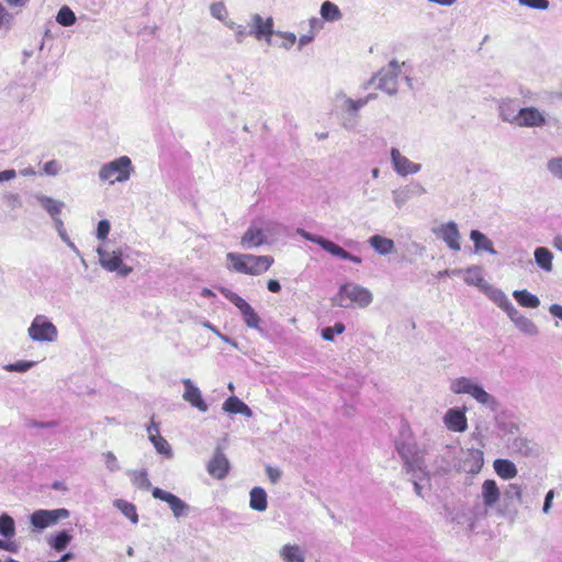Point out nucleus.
Listing matches in <instances>:
<instances>
[{"mask_svg":"<svg viewBox=\"0 0 562 562\" xmlns=\"http://www.w3.org/2000/svg\"><path fill=\"white\" fill-rule=\"evenodd\" d=\"M61 169L60 164L57 160H49L44 164L43 171L48 176H56Z\"/></svg>","mask_w":562,"mask_h":562,"instance_id":"nucleus-54","label":"nucleus"},{"mask_svg":"<svg viewBox=\"0 0 562 562\" xmlns=\"http://www.w3.org/2000/svg\"><path fill=\"white\" fill-rule=\"evenodd\" d=\"M370 99H371V95H369L364 99H359V100L350 99L346 94H342V93L337 95V101L341 102V109L347 112H350V113L358 112L362 106H364L368 103V101Z\"/></svg>","mask_w":562,"mask_h":562,"instance_id":"nucleus-35","label":"nucleus"},{"mask_svg":"<svg viewBox=\"0 0 562 562\" xmlns=\"http://www.w3.org/2000/svg\"><path fill=\"white\" fill-rule=\"evenodd\" d=\"M285 227L273 220L265 216L254 218L240 237V247L246 250L270 246L283 234Z\"/></svg>","mask_w":562,"mask_h":562,"instance_id":"nucleus-1","label":"nucleus"},{"mask_svg":"<svg viewBox=\"0 0 562 562\" xmlns=\"http://www.w3.org/2000/svg\"><path fill=\"white\" fill-rule=\"evenodd\" d=\"M520 110L521 108L517 104V101L510 98L502 99L497 103L498 117L514 126L519 120Z\"/></svg>","mask_w":562,"mask_h":562,"instance_id":"nucleus-21","label":"nucleus"},{"mask_svg":"<svg viewBox=\"0 0 562 562\" xmlns=\"http://www.w3.org/2000/svg\"><path fill=\"white\" fill-rule=\"evenodd\" d=\"M132 481L140 488L147 490L150 487V482L145 471H134L132 473Z\"/></svg>","mask_w":562,"mask_h":562,"instance_id":"nucleus-49","label":"nucleus"},{"mask_svg":"<svg viewBox=\"0 0 562 562\" xmlns=\"http://www.w3.org/2000/svg\"><path fill=\"white\" fill-rule=\"evenodd\" d=\"M507 316L515 327L527 337H536L539 335L538 326L516 307Z\"/></svg>","mask_w":562,"mask_h":562,"instance_id":"nucleus-22","label":"nucleus"},{"mask_svg":"<svg viewBox=\"0 0 562 562\" xmlns=\"http://www.w3.org/2000/svg\"><path fill=\"white\" fill-rule=\"evenodd\" d=\"M345 331V325L342 323H336L331 327H325L322 329V338L327 341H333L335 335L342 334Z\"/></svg>","mask_w":562,"mask_h":562,"instance_id":"nucleus-45","label":"nucleus"},{"mask_svg":"<svg viewBox=\"0 0 562 562\" xmlns=\"http://www.w3.org/2000/svg\"><path fill=\"white\" fill-rule=\"evenodd\" d=\"M505 495L508 498H515L521 503L522 491L521 487L517 484H509L505 492Z\"/></svg>","mask_w":562,"mask_h":562,"instance_id":"nucleus-55","label":"nucleus"},{"mask_svg":"<svg viewBox=\"0 0 562 562\" xmlns=\"http://www.w3.org/2000/svg\"><path fill=\"white\" fill-rule=\"evenodd\" d=\"M13 22V16L8 10L0 3V30L10 29Z\"/></svg>","mask_w":562,"mask_h":562,"instance_id":"nucleus-52","label":"nucleus"},{"mask_svg":"<svg viewBox=\"0 0 562 562\" xmlns=\"http://www.w3.org/2000/svg\"><path fill=\"white\" fill-rule=\"evenodd\" d=\"M16 177V172L13 169L0 171V183L3 181L13 180Z\"/></svg>","mask_w":562,"mask_h":562,"instance_id":"nucleus-62","label":"nucleus"},{"mask_svg":"<svg viewBox=\"0 0 562 562\" xmlns=\"http://www.w3.org/2000/svg\"><path fill=\"white\" fill-rule=\"evenodd\" d=\"M373 293L356 282L341 284L331 297V304L340 308H367L373 302Z\"/></svg>","mask_w":562,"mask_h":562,"instance_id":"nucleus-4","label":"nucleus"},{"mask_svg":"<svg viewBox=\"0 0 562 562\" xmlns=\"http://www.w3.org/2000/svg\"><path fill=\"white\" fill-rule=\"evenodd\" d=\"M549 313L554 316V317H558L562 321V305L560 304H552L549 306Z\"/></svg>","mask_w":562,"mask_h":562,"instance_id":"nucleus-63","label":"nucleus"},{"mask_svg":"<svg viewBox=\"0 0 562 562\" xmlns=\"http://www.w3.org/2000/svg\"><path fill=\"white\" fill-rule=\"evenodd\" d=\"M111 231V223L108 220H101L98 223L97 231H95V237L101 240L102 243L108 241L106 238L109 236V233Z\"/></svg>","mask_w":562,"mask_h":562,"instance_id":"nucleus-48","label":"nucleus"},{"mask_svg":"<svg viewBox=\"0 0 562 562\" xmlns=\"http://www.w3.org/2000/svg\"><path fill=\"white\" fill-rule=\"evenodd\" d=\"M103 458H104V462H105V465L106 468L111 471V472H115L120 469V465H119V462H117V459L116 457L114 456L113 452L109 451V452H105L103 454Z\"/></svg>","mask_w":562,"mask_h":562,"instance_id":"nucleus-53","label":"nucleus"},{"mask_svg":"<svg viewBox=\"0 0 562 562\" xmlns=\"http://www.w3.org/2000/svg\"><path fill=\"white\" fill-rule=\"evenodd\" d=\"M245 403L236 396H231L223 404V409L231 414H238Z\"/></svg>","mask_w":562,"mask_h":562,"instance_id":"nucleus-47","label":"nucleus"},{"mask_svg":"<svg viewBox=\"0 0 562 562\" xmlns=\"http://www.w3.org/2000/svg\"><path fill=\"white\" fill-rule=\"evenodd\" d=\"M518 3L537 10H547L550 5L548 0H518Z\"/></svg>","mask_w":562,"mask_h":562,"instance_id":"nucleus-51","label":"nucleus"},{"mask_svg":"<svg viewBox=\"0 0 562 562\" xmlns=\"http://www.w3.org/2000/svg\"><path fill=\"white\" fill-rule=\"evenodd\" d=\"M396 449L406 472L419 480L426 479L428 472L425 462L426 450L416 442H400Z\"/></svg>","mask_w":562,"mask_h":562,"instance_id":"nucleus-6","label":"nucleus"},{"mask_svg":"<svg viewBox=\"0 0 562 562\" xmlns=\"http://www.w3.org/2000/svg\"><path fill=\"white\" fill-rule=\"evenodd\" d=\"M308 24H310V32L315 35L323 29V22L318 18L310 19Z\"/></svg>","mask_w":562,"mask_h":562,"instance_id":"nucleus-59","label":"nucleus"},{"mask_svg":"<svg viewBox=\"0 0 562 562\" xmlns=\"http://www.w3.org/2000/svg\"><path fill=\"white\" fill-rule=\"evenodd\" d=\"M70 515L66 508L38 509L31 515V524L37 529H45L59 519L68 518Z\"/></svg>","mask_w":562,"mask_h":562,"instance_id":"nucleus-15","label":"nucleus"},{"mask_svg":"<svg viewBox=\"0 0 562 562\" xmlns=\"http://www.w3.org/2000/svg\"><path fill=\"white\" fill-rule=\"evenodd\" d=\"M481 495L486 507H493L501 496L499 488L494 480H485L482 484Z\"/></svg>","mask_w":562,"mask_h":562,"instance_id":"nucleus-29","label":"nucleus"},{"mask_svg":"<svg viewBox=\"0 0 562 562\" xmlns=\"http://www.w3.org/2000/svg\"><path fill=\"white\" fill-rule=\"evenodd\" d=\"M27 336L34 342H55L58 329L55 324L43 314L36 315L27 328Z\"/></svg>","mask_w":562,"mask_h":562,"instance_id":"nucleus-8","label":"nucleus"},{"mask_svg":"<svg viewBox=\"0 0 562 562\" xmlns=\"http://www.w3.org/2000/svg\"><path fill=\"white\" fill-rule=\"evenodd\" d=\"M449 389L456 395H470L479 404L484 405L492 412H496L499 407L498 401L472 378H456L450 382Z\"/></svg>","mask_w":562,"mask_h":562,"instance_id":"nucleus-5","label":"nucleus"},{"mask_svg":"<svg viewBox=\"0 0 562 562\" xmlns=\"http://www.w3.org/2000/svg\"><path fill=\"white\" fill-rule=\"evenodd\" d=\"M210 13L211 15L218 20V21H222L224 22L227 18H228V11H227V8L226 5L224 4V2L220 1V2H213L211 5H210Z\"/></svg>","mask_w":562,"mask_h":562,"instance_id":"nucleus-43","label":"nucleus"},{"mask_svg":"<svg viewBox=\"0 0 562 562\" xmlns=\"http://www.w3.org/2000/svg\"><path fill=\"white\" fill-rule=\"evenodd\" d=\"M226 268L229 271L248 276H261L267 272L274 262L272 256L227 252Z\"/></svg>","mask_w":562,"mask_h":562,"instance_id":"nucleus-3","label":"nucleus"},{"mask_svg":"<svg viewBox=\"0 0 562 562\" xmlns=\"http://www.w3.org/2000/svg\"><path fill=\"white\" fill-rule=\"evenodd\" d=\"M249 506L257 512H265L267 509V493L263 488L256 486L250 491Z\"/></svg>","mask_w":562,"mask_h":562,"instance_id":"nucleus-34","label":"nucleus"},{"mask_svg":"<svg viewBox=\"0 0 562 562\" xmlns=\"http://www.w3.org/2000/svg\"><path fill=\"white\" fill-rule=\"evenodd\" d=\"M0 535L5 538H12L15 535L14 520L7 514L0 516Z\"/></svg>","mask_w":562,"mask_h":562,"instance_id":"nucleus-38","label":"nucleus"},{"mask_svg":"<svg viewBox=\"0 0 562 562\" xmlns=\"http://www.w3.org/2000/svg\"><path fill=\"white\" fill-rule=\"evenodd\" d=\"M368 244L378 255L381 256H387L395 251L394 240L382 235L370 236Z\"/></svg>","mask_w":562,"mask_h":562,"instance_id":"nucleus-25","label":"nucleus"},{"mask_svg":"<svg viewBox=\"0 0 562 562\" xmlns=\"http://www.w3.org/2000/svg\"><path fill=\"white\" fill-rule=\"evenodd\" d=\"M547 170L553 178L562 180V156L549 159Z\"/></svg>","mask_w":562,"mask_h":562,"instance_id":"nucleus-42","label":"nucleus"},{"mask_svg":"<svg viewBox=\"0 0 562 562\" xmlns=\"http://www.w3.org/2000/svg\"><path fill=\"white\" fill-rule=\"evenodd\" d=\"M220 291L231 303H233L238 308L245 324L249 328L260 330L261 318L249 303H247L241 296L231 291L229 289L221 288Z\"/></svg>","mask_w":562,"mask_h":562,"instance_id":"nucleus-10","label":"nucleus"},{"mask_svg":"<svg viewBox=\"0 0 562 562\" xmlns=\"http://www.w3.org/2000/svg\"><path fill=\"white\" fill-rule=\"evenodd\" d=\"M248 35H250L249 31H247L244 25H240L239 27H236L235 41L238 44L243 43Z\"/></svg>","mask_w":562,"mask_h":562,"instance_id":"nucleus-60","label":"nucleus"},{"mask_svg":"<svg viewBox=\"0 0 562 562\" xmlns=\"http://www.w3.org/2000/svg\"><path fill=\"white\" fill-rule=\"evenodd\" d=\"M495 472L505 480L513 479L517 475L518 471L514 462L506 459H497L494 461Z\"/></svg>","mask_w":562,"mask_h":562,"instance_id":"nucleus-32","label":"nucleus"},{"mask_svg":"<svg viewBox=\"0 0 562 562\" xmlns=\"http://www.w3.org/2000/svg\"><path fill=\"white\" fill-rule=\"evenodd\" d=\"M267 288L272 293H278V292L281 291V285H280L279 281L278 280H273V279L268 281Z\"/></svg>","mask_w":562,"mask_h":562,"instance_id":"nucleus-64","label":"nucleus"},{"mask_svg":"<svg viewBox=\"0 0 562 562\" xmlns=\"http://www.w3.org/2000/svg\"><path fill=\"white\" fill-rule=\"evenodd\" d=\"M434 234L438 238L442 239L451 250L459 251L461 249V236L458 229V225L453 221L445 223L435 228Z\"/></svg>","mask_w":562,"mask_h":562,"instance_id":"nucleus-18","label":"nucleus"},{"mask_svg":"<svg viewBox=\"0 0 562 562\" xmlns=\"http://www.w3.org/2000/svg\"><path fill=\"white\" fill-rule=\"evenodd\" d=\"M316 35L308 32L307 34L302 35L297 42H299V50H301L305 45L310 44Z\"/></svg>","mask_w":562,"mask_h":562,"instance_id":"nucleus-61","label":"nucleus"},{"mask_svg":"<svg viewBox=\"0 0 562 562\" xmlns=\"http://www.w3.org/2000/svg\"><path fill=\"white\" fill-rule=\"evenodd\" d=\"M465 407H451L442 416L445 427L452 432H464L468 429Z\"/></svg>","mask_w":562,"mask_h":562,"instance_id":"nucleus-17","label":"nucleus"},{"mask_svg":"<svg viewBox=\"0 0 562 562\" xmlns=\"http://www.w3.org/2000/svg\"><path fill=\"white\" fill-rule=\"evenodd\" d=\"M135 172L132 159L128 156H120L103 164L98 172L99 180L110 186L127 182Z\"/></svg>","mask_w":562,"mask_h":562,"instance_id":"nucleus-7","label":"nucleus"},{"mask_svg":"<svg viewBox=\"0 0 562 562\" xmlns=\"http://www.w3.org/2000/svg\"><path fill=\"white\" fill-rule=\"evenodd\" d=\"M412 482L414 484V490H415V493L418 495V496H423V488L425 487V485L429 482V476L427 475L426 479H422L419 480L418 477H414L412 475Z\"/></svg>","mask_w":562,"mask_h":562,"instance_id":"nucleus-57","label":"nucleus"},{"mask_svg":"<svg viewBox=\"0 0 562 562\" xmlns=\"http://www.w3.org/2000/svg\"><path fill=\"white\" fill-rule=\"evenodd\" d=\"M484 292L506 314L513 312V310L515 308L514 304L510 302L508 296L501 289H496L488 284Z\"/></svg>","mask_w":562,"mask_h":562,"instance_id":"nucleus-27","label":"nucleus"},{"mask_svg":"<svg viewBox=\"0 0 562 562\" xmlns=\"http://www.w3.org/2000/svg\"><path fill=\"white\" fill-rule=\"evenodd\" d=\"M296 234H299L301 237H303L304 239H306L308 241L317 244L325 251H327L328 254H330L334 257H337L342 260H348V261H351L357 265H360L362 262V259L359 256L348 252L339 245L335 244L334 241H331L329 239L324 238L323 236L311 234L310 232H307L303 228H297Z\"/></svg>","mask_w":562,"mask_h":562,"instance_id":"nucleus-9","label":"nucleus"},{"mask_svg":"<svg viewBox=\"0 0 562 562\" xmlns=\"http://www.w3.org/2000/svg\"><path fill=\"white\" fill-rule=\"evenodd\" d=\"M516 126L520 128H543L548 126L549 119L546 111L536 106H522Z\"/></svg>","mask_w":562,"mask_h":562,"instance_id":"nucleus-12","label":"nucleus"},{"mask_svg":"<svg viewBox=\"0 0 562 562\" xmlns=\"http://www.w3.org/2000/svg\"><path fill=\"white\" fill-rule=\"evenodd\" d=\"M273 35L282 38L280 47H282L286 50L292 48L296 42V35L292 32L276 31Z\"/></svg>","mask_w":562,"mask_h":562,"instance_id":"nucleus-46","label":"nucleus"},{"mask_svg":"<svg viewBox=\"0 0 562 562\" xmlns=\"http://www.w3.org/2000/svg\"><path fill=\"white\" fill-rule=\"evenodd\" d=\"M131 250L126 244L102 243L97 248L99 265L109 272L126 278L133 272V268L126 263Z\"/></svg>","mask_w":562,"mask_h":562,"instance_id":"nucleus-2","label":"nucleus"},{"mask_svg":"<svg viewBox=\"0 0 562 562\" xmlns=\"http://www.w3.org/2000/svg\"><path fill=\"white\" fill-rule=\"evenodd\" d=\"M151 494L154 498L168 504L175 518L179 519L189 515L190 506L177 495L159 487H154Z\"/></svg>","mask_w":562,"mask_h":562,"instance_id":"nucleus-14","label":"nucleus"},{"mask_svg":"<svg viewBox=\"0 0 562 562\" xmlns=\"http://www.w3.org/2000/svg\"><path fill=\"white\" fill-rule=\"evenodd\" d=\"M249 34L257 41H265L268 45L271 44V36L274 34L273 19L271 16L263 19L260 14L254 13L250 15Z\"/></svg>","mask_w":562,"mask_h":562,"instance_id":"nucleus-13","label":"nucleus"},{"mask_svg":"<svg viewBox=\"0 0 562 562\" xmlns=\"http://www.w3.org/2000/svg\"><path fill=\"white\" fill-rule=\"evenodd\" d=\"M267 475L272 483H277L281 477V471L278 468L268 465L266 468Z\"/></svg>","mask_w":562,"mask_h":562,"instance_id":"nucleus-58","label":"nucleus"},{"mask_svg":"<svg viewBox=\"0 0 562 562\" xmlns=\"http://www.w3.org/2000/svg\"><path fill=\"white\" fill-rule=\"evenodd\" d=\"M228 471V459L222 451L217 450L212 460L207 464L209 474L217 480H222L227 475Z\"/></svg>","mask_w":562,"mask_h":562,"instance_id":"nucleus-24","label":"nucleus"},{"mask_svg":"<svg viewBox=\"0 0 562 562\" xmlns=\"http://www.w3.org/2000/svg\"><path fill=\"white\" fill-rule=\"evenodd\" d=\"M470 239L474 244L475 251H486L491 255H496V250L493 247L492 240L477 229H473L470 233Z\"/></svg>","mask_w":562,"mask_h":562,"instance_id":"nucleus-31","label":"nucleus"},{"mask_svg":"<svg viewBox=\"0 0 562 562\" xmlns=\"http://www.w3.org/2000/svg\"><path fill=\"white\" fill-rule=\"evenodd\" d=\"M390 159L394 171L401 177L415 175L422 169L420 164L413 162L395 147H392L390 150Z\"/></svg>","mask_w":562,"mask_h":562,"instance_id":"nucleus-16","label":"nucleus"},{"mask_svg":"<svg viewBox=\"0 0 562 562\" xmlns=\"http://www.w3.org/2000/svg\"><path fill=\"white\" fill-rule=\"evenodd\" d=\"M513 296L522 307L537 308L540 305L538 296L527 290H515Z\"/></svg>","mask_w":562,"mask_h":562,"instance_id":"nucleus-33","label":"nucleus"},{"mask_svg":"<svg viewBox=\"0 0 562 562\" xmlns=\"http://www.w3.org/2000/svg\"><path fill=\"white\" fill-rule=\"evenodd\" d=\"M71 541V535L67 531H61L58 535H56L50 541V546L57 550L63 551L67 548L69 542Z\"/></svg>","mask_w":562,"mask_h":562,"instance_id":"nucleus-41","label":"nucleus"},{"mask_svg":"<svg viewBox=\"0 0 562 562\" xmlns=\"http://www.w3.org/2000/svg\"><path fill=\"white\" fill-rule=\"evenodd\" d=\"M463 280L468 285H473L484 291L488 283L484 280L482 268L479 266H471L467 269H462Z\"/></svg>","mask_w":562,"mask_h":562,"instance_id":"nucleus-26","label":"nucleus"},{"mask_svg":"<svg viewBox=\"0 0 562 562\" xmlns=\"http://www.w3.org/2000/svg\"><path fill=\"white\" fill-rule=\"evenodd\" d=\"M282 562H305L304 550L299 544L286 543L279 550Z\"/></svg>","mask_w":562,"mask_h":562,"instance_id":"nucleus-28","label":"nucleus"},{"mask_svg":"<svg viewBox=\"0 0 562 562\" xmlns=\"http://www.w3.org/2000/svg\"><path fill=\"white\" fill-rule=\"evenodd\" d=\"M3 201L7 204V206H9L12 210L21 207L22 205V199L20 194L13 192L5 193L3 195Z\"/></svg>","mask_w":562,"mask_h":562,"instance_id":"nucleus-50","label":"nucleus"},{"mask_svg":"<svg viewBox=\"0 0 562 562\" xmlns=\"http://www.w3.org/2000/svg\"><path fill=\"white\" fill-rule=\"evenodd\" d=\"M319 13L323 20L328 22H336L342 18L340 9L331 1L323 2L321 5Z\"/></svg>","mask_w":562,"mask_h":562,"instance_id":"nucleus-36","label":"nucleus"},{"mask_svg":"<svg viewBox=\"0 0 562 562\" xmlns=\"http://www.w3.org/2000/svg\"><path fill=\"white\" fill-rule=\"evenodd\" d=\"M56 21L63 26H71L76 22V15L70 8L64 5L59 9Z\"/></svg>","mask_w":562,"mask_h":562,"instance_id":"nucleus-39","label":"nucleus"},{"mask_svg":"<svg viewBox=\"0 0 562 562\" xmlns=\"http://www.w3.org/2000/svg\"><path fill=\"white\" fill-rule=\"evenodd\" d=\"M536 265L544 272L550 273L553 270V252L547 247H537L533 251Z\"/></svg>","mask_w":562,"mask_h":562,"instance_id":"nucleus-30","label":"nucleus"},{"mask_svg":"<svg viewBox=\"0 0 562 562\" xmlns=\"http://www.w3.org/2000/svg\"><path fill=\"white\" fill-rule=\"evenodd\" d=\"M425 188L420 183H412L392 191V198L396 207H403L413 194H424Z\"/></svg>","mask_w":562,"mask_h":562,"instance_id":"nucleus-23","label":"nucleus"},{"mask_svg":"<svg viewBox=\"0 0 562 562\" xmlns=\"http://www.w3.org/2000/svg\"><path fill=\"white\" fill-rule=\"evenodd\" d=\"M114 506L133 524L138 522V515L134 504L126 502L124 499H116L114 501Z\"/></svg>","mask_w":562,"mask_h":562,"instance_id":"nucleus-37","label":"nucleus"},{"mask_svg":"<svg viewBox=\"0 0 562 562\" xmlns=\"http://www.w3.org/2000/svg\"><path fill=\"white\" fill-rule=\"evenodd\" d=\"M36 364L35 361L20 360L14 363H9L3 367L8 372H26Z\"/></svg>","mask_w":562,"mask_h":562,"instance_id":"nucleus-44","label":"nucleus"},{"mask_svg":"<svg viewBox=\"0 0 562 562\" xmlns=\"http://www.w3.org/2000/svg\"><path fill=\"white\" fill-rule=\"evenodd\" d=\"M150 441L154 445V447L156 448V451L158 453L164 454L167 458H171L172 457L171 446L169 445V442L164 437L158 435L157 437L151 438Z\"/></svg>","mask_w":562,"mask_h":562,"instance_id":"nucleus-40","label":"nucleus"},{"mask_svg":"<svg viewBox=\"0 0 562 562\" xmlns=\"http://www.w3.org/2000/svg\"><path fill=\"white\" fill-rule=\"evenodd\" d=\"M182 384L184 386L182 398L198 411L202 413L207 412L209 406L204 401L200 389L190 379H183Z\"/></svg>","mask_w":562,"mask_h":562,"instance_id":"nucleus-19","label":"nucleus"},{"mask_svg":"<svg viewBox=\"0 0 562 562\" xmlns=\"http://www.w3.org/2000/svg\"><path fill=\"white\" fill-rule=\"evenodd\" d=\"M401 75V65L397 60H391L385 67H383L372 80H378L376 88L386 92L387 94H394L397 92L398 77Z\"/></svg>","mask_w":562,"mask_h":562,"instance_id":"nucleus-11","label":"nucleus"},{"mask_svg":"<svg viewBox=\"0 0 562 562\" xmlns=\"http://www.w3.org/2000/svg\"><path fill=\"white\" fill-rule=\"evenodd\" d=\"M554 496H555L554 490H550L546 494L543 506H542V513L544 515H549L550 514Z\"/></svg>","mask_w":562,"mask_h":562,"instance_id":"nucleus-56","label":"nucleus"},{"mask_svg":"<svg viewBox=\"0 0 562 562\" xmlns=\"http://www.w3.org/2000/svg\"><path fill=\"white\" fill-rule=\"evenodd\" d=\"M34 199L52 217L55 226H61V218L59 217L65 204L61 201L55 200L43 193H35Z\"/></svg>","mask_w":562,"mask_h":562,"instance_id":"nucleus-20","label":"nucleus"}]
</instances>
